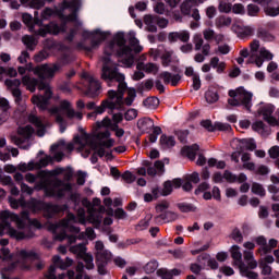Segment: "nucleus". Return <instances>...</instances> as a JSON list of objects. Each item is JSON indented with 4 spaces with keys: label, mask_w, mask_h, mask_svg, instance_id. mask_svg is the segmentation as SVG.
I'll return each mask as SVG.
<instances>
[{
    "label": "nucleus",
    "mask_w": 279,
    "mask_h": 279,
    "mask_svg": "<svg viewBox=\"0 0 279 279\" xmlns=\"http://www.w3.org/2000/svg\"><path fill=\"white\" fill-rule=\"evenodd\" d=\"M137 71H145V73H158V65L156 63H144V62H138L136 64Z\"/></svg>",
    "instance_id": "27"
},
{
    "label": "nucleus",
    "mask_w": 279,
    "mask_h": 279,
    "mask_svg": "<svg viewBox=\"0 0 279 279\" xmlns=\"http://www.w3.org/2000/svg\"><path fill=\"white\" fill-rule=\"evenodd\" d=\"M218 10L223 14H230V12H232V3L226 0H220L218 4Z\"/></svg>",
    "instance_id": "38"
},
{
    "label": "nucleus",
    "mask_w": 279,
    "mask_h": 279,
    "mask_svg": "<svg viewBox=\"0 0 279 279\" xmlns=\"http://www.w3.org/2000/svg\"><path fill=\"white\" fill-rule=\"evenodd\" d=\"M71 62H73V58L69 54H63L58 62L51 64H39L33 68L32 71L38 78L23 76L22 84L26 86V89L31 93H36V88H38V90H45L44 95L33 96L32 101L34 106L49 105V100L53 97V92L51 90V85L47 80H53V77H56V73H60V71H62V66H66V64H71Z\"/></svg>",
    "instance_id": "2"
},
{
    "label": "nucleus",
    "mask_w": 279,
    "mask_h": 279,
    "mask_svg": "<svg viewBox=\"0 0 279 279\" xmlns=\"http://www.w3.org/2000/svg\"><path fill=\"white\" fill-rule=\"evenodd\" d=\"M232 25V17L220 15L215 20V26L217 29H222L223 27H230Z\"/></svg>",
    "instance_id": "28"
},
{
    "label": "nucleus",
    "mask_w": 279,
    "mask_h": 279,
    "mask_svg": "<svg viewBox=\"0 0 279 279\" xmlns=\"http://www.w3.org/2000/svg\"><path fill=\"white\" fill-rule=\"evenodd\" d=\"M20 256H22V258L28 259V260H40V255H38V253H36L34 251L22 250L20 252Z\"/></svg>",
    "instance_id": "36"
},
{
    "label": "nucleus",
    "mask_w": 279,
    "mask_h": 279,
    "mask_svg": "<svg viewBox=\"0 0 279 279\" xmlns=\"http://www.w3.org/2000/svg\"><path fill=\"white\" fill-rule=\"evenodd\" d=\"M264 12L267 16H279V5L277 8L266 7Z\"/></svg>",
    "instance_id": "60"
},
{
    "label": "nucleus",
    "mask_w": 279,
    "mask_h": 279,
    "mask_svg": "<svg viewBox=\"0 0 279 279\" xmlns=\"http://www.w3.org/2000/svg\"><path fill=\"white\" fill-rule=\"evenodd\" d=\"M240 57L248 58L247 64H255L258 69L263 66L265 60L269 62L274 60V53H271L267 48H260V41L258 39H254L250 44V49L244 48L240 51Z\"/></svg>",
    "instance_id": "4"
},
{
    "label": "nucleus",
    "mask_w": 279,
    "mask_h": 279,
    "mask_svg": "<svg viewBox=\"0 0 279 279\" xmlns=\"http://www.w3.org/2000/svg\"><path fill=\"white\" fill-rule=\"evenodd\" d=\"M205 99L207 104H217V101H219V94H217V92L207 90L205 93Z\"/></svg>",
    "instance_id": "42"
},
{
    "label": "nucleus",
    "mask_w": 279,
    "mask_h": 279,
    "mask_svg": "<svg viewBox=\"0 0 279 279\" xmlns=\"http://www.w3.org/2000/svg\"><path fill=\"white\" fill-rule=\"evenodd\" d=\"M53 162V157L46 155L44 158L39 159V162L37 163V167L39 169H43L45 167H49Z\"/></svg>",
    "instance_id": "51"
},
{
    "label": "nucleus",
    "mask_w": 279,
    "mask_h": 279,
    "mask_svg": "<svg viewBox=\"0 0 279 279\" xmlns=\"http://www.w3.org/2000/svg\"><path fill=\"white\" fill-rule=\"evenodd\" d=\"M137 128L143 134H149L154 128V120L151 118H142L137 121Z\"/></svg>",
    "instance_id": "21"
},
{
    "label": "nucleus",
    "mask_w": 279,
    "mask_h": 279,
    "mask_svg": "<svg viewBox=\"0 0 279 279\" xmlns=\"http://www.w3.org/2000/svg\"><path fill=\"white\" fill-rule=\"evenodd\" d=\"M93 39H92V46H83V49L85 51H93V49H97L104 40H106V33L97 29L94 33H92Z\"/></svg>",
    "instance_id": "14"
},
{
    "label": "nucleus",
    "mask_w": 279,
    "mask_h": 279,
    "mask_svg": "<svg viewBox=\"0 0 279 279\" xmlns=\"http://www.w3.org/2000/svg\"><path fill=\"white\" fill-rule=\"evenodd\" d=\"M241 145H243V147H246V149L248 151H254V149H256V142H254V140H247V138H242L240 141Z\"/></svg>",
    "instance_id": "48"
},
{
    "label": "nucleus",
    "mask_w": 279,
    "mask_h": 279,
    "mask_svg": "<svg viewBox=\"0 0 279 279\" xmlns=\"http://www.w3.org/2000/svg\"><path fill=\"white\" fill-rule=\"evenodd\" d=\"M181 154L182 156H186L190 160H195L197 153L193 151V148H191V146H184L181 149Z\"/></svg>",
    "instance_id": "46"
},
{
    "label": "nucleus",
    "mask_w": 279,
    "mask_h": 279,
    "mask_svg": "<svg viewBox=\"0 0 279 279\" xmlns=\"http://www.w3.org/2000/svg\"><path fill=\"white\" fill-rule=\"evenodd\" d=\"M197 5V2L195 0H185L181 4V13L184 14V16H189L191 14V10H193V7Z\"/></svg>",
    "instance_id": "33"
},
{
    "label": "nucleus",
    "mask_w": 279,
    "mask_h": 279,
    "mask_svg": "<svg viewBox=\"0 0 279 279\" xmlns=\"http://www.w3.org/2000/svg\"><path fill=\"white\" fill-rule=\"evenodd\" d=\"M169 43H189L191 40V32L189 31H179V32H171L168 35Z\"/></svg>",
    "instance_id": "15"
},
{
    "label": "nucleus",
    "mask_w": 279,
    "mask_h": 279,
    "mask_svg": "<svg viewBox=\"0 0 279 279\" xmlns=\"http://www.w3.org/2000/svg\"><path fill=\"white\" fill-rule=\"evenodd\" d=\"M201 125L207 130V132H230V130H232V126L228 123L215 122L213 124L211 120H202Z\"/></svg>",
    "instance_id": "12"
},
{
    "label": "nucleus",
    "mask_w": 279,
    "mask_h": 279,
    "mask_svg": "<svg viewBox=\"0 0 279 279\" xmlns=\"http://www.w3.org/2000/svg\"><path fill=\"white\" fill-rule=\"evenodd\" d=\"M232 29L239 38H247L254 35V28L250 26L233 25Z\"/></svg>",
    "instance_id": "22"
},
{
    "label": "nucleus",
    "mask_w": 279,
    "mask_h": 279,
    "mask_svg": "<svg viewBox=\"0 0 279 279\" xmlns=\"http://www.w3.org/2000/svg\"><path fill=\"white\" fill-rule=\"evenodd\" d=\"M105 245L102 241H96L95 243V256H96V267L99 276H106L108 274V263L112 260V253L108 250H104Z\"/></svg>",
    "instance_id": "6"
},
{
    "label": "nucleus",
    "mask_w": 279,
    "mask_h": 279,
    "mask_svg": "<svg viewBox=\"0 0 279 279\" xmlns=\"http://www.w3.org/2000/svg\"><path fill=\"white\" fill-rule=\"evenodd\" d=\"M111 43H114V47H120L118 50L120 62H122L124 66H132V64H134V53L132 52V48L125 46V35H123V33H118Z\"/></svg>",
    "instance_id": "5"
},
{
    "label": "nucleus",
    "mask_w": 279,
    "mask_h": 279,
    "mask_svg": "<svg viewBox=\"0 0 279 279\" xmlns=\"http://www.w3.org/2000/svg\"><path fill=\"white\" fill-rule=\"evenodd\" d=\"M19 134H20V136H23L24 138H32V134H34V128H32L29 125L20 128Z\"/></svg>",
    "instance_id": "45"
},
{
    "label": "nucleus",
    "mask_w": 279,
    "mask_h": 279,
    "mask_svg": "<svg viewBox=\"0 0 279 279\" xmlns=\"http://www.w3.org/2000/svg\"><path fill=\"white\" fill-rule=\"evenodd\" d=\"M156 269H158V262L156 259L148 262L144 267L145 274H154Z\"/></svg>",
    "instance_id": "47"
},
{
    "label": "nucleus",
    "mask_w": 279,
    "mask_h": 279,
    "mask_svg": "<svg viewBox=\"0 0 279 279\" xmlns=\"http://www.w3.org/2000/svg\"><path fill=\"white\" fill-rule=\"evenodd\" d=\"M159 77L163 81V84H171V86H178L182 76L180 74H172L171 72H161Z\"/></svg>",
    "instance_id": "17"
},
{
    "label": "nucleus",
    "mask_w": 279,
    "mask_h": 279,
    "mask_svg": "<svg viewBox=\"0 0 279 279\" xmlns=\"http://www.w3.org/2000/svg\"><path fill=\"white\" fill-rule=\"evenodd\" d=\"M276 247H278V240L270 239L268 241V244H266V246L259 248V252H263V254H271V252H274Z\"/></svg>",
    "instance_id": "35"
},
{
    "label": "nucleus",
    "mask_w": 279,
    "mask_h": 279,
    "mask_svg": "<svg viewBox=\"0 0 279 279\" xmlns=\"http://www.w3.org/2000/svg\"><path fill=\"white\" fill-rule=\"evenodd\" d=\"M257 38H260L265 43H271L274 40V35L271 33L265 31V28L257 29Z\"/></svg>",
    "instance_id": "37"
},
{
    "label": "nucleus",
    "mask_w": 279,
    "mask_h": 279,
    "mask_svg": "<svg viewBox=\"0 0 279 279\" xmlns=\"http://www.w3.org/2000/svg\"><path fill=\"white\" fill-rule=\"evenodd\" d=\"M179 217L178 213L168 210L156 216L155 223H162V221L163 223H171V221H177Z\"/></svg>",
    "instance_id": "16"
},
{
    "label": "nucleus",
    "mask_w": 279,
    "mask_h": 279,
    "mask_svg": "<svg viewBox=\"0 0 279 279\" xmlns=\"http://www.w3.org/2000/svg\"><path fill=\"white\" fill-rule=\"evenodd\" d=\"M252 193L259 195V197H265L266 195L265 187H263V185L259 183H253Z\"/></svg>",
    "instance_id": "50"
},
{
    "label": "nucleus",
    "mask_w": 279,
    "mask_h": 279,
    "mask_svg": "<svg viewBox=\"0 0 279 279\" xmlns=\"http://www.w3.org/2000/svg\"><path fill=\"white\" fill-rule=\"evenodd\" d=\"M233 14H245V7L242 3L231 4Z\"/></svg>",
    "instance_id": "62"
},
{
    "label": "nucleus",
    "mask_w": 279,
    "mask_h": 279,
    "mask_svg": "<svg viewBox=\"0 0 279 279\" xmlns=\"http://www.w3.org/2000/svg\"><path fill=\"white\" fill-rule=\"evenodd\" d=\"M173 58V50L165 51L161 56V64L162 66H169L171 64V60Z\"/></svg>",
    "instance_id": "44"
},
{
    "label": "nucleus",
    "mask_w": 279,
    "mask_h": 279,
    "mask_svg": "<svg viewBox=\"0 0 279 279\" xmlns=\"http://www.w3.org/2000/svg\"><path fill=\"white\" fill-rule=\"evenodd\" d=\"M231 239H233L235 243H243V233H241V230H239V228L233 229L231 233Z\"/></svg>",
    "instance_id": "56"
},
{
    "label": "nucleus",
    "mask_w": 279,
    "mask_h": 279,
    "mask_svg": "<svg viewBox=\"0 0 279 279\" xmlns=\"http://www.w3.org/2000/svg\"><path fill=\"white\" fill-rule=\"evenodd\" d=\"M22 21L25 25H27L29 32H34V17L29 13H24L22 15Z\"/></svg>",
    "instance_id": "43"
},
{
    "label": "nucleus",
    "mask_w": 279,
    "mask_h": 279,
    "mask_svg": "<svg viewBox=\"0 0 279 279\" xmlns=\"http://www.w3.org/2000/svg\"><path fill=\"white\" fill-rule=\"evenodd\" d=\"M80 0H72L71 2L64 1L63 10H69V8H71L72 12L69 15L61 14V19H63V21H70L71 23L77 21V10H80Z\"/></svg>",
    "instance_id": "13"
},
{
    "label": "nucleus",
    "mask_w": 279,
    "mask_h": 279,
    "mask_svg": "<svg viewBox=\"0 0 279 279\" xmlns=\"http://www.w3.org/2000/svg\"><path fill=\"white\" fill-rule=\"evenodd\" d=\"M175 134L181 143L186 142V138H189V130H178L175 131Z\"/></svg>",
    "instance_id": "63"
},
{
    "label": "nucleus",
    "mask_w": 279,
    "mask_h": 279,
    "mask_svg": "<svg viewBox=\"0 0 279 279\" xmlns=\"http://www.w3.org/2000/svg\"><path fill=\"white\" fill-rule=\"evenodd\" d=\"M28 121L38 129V136H45V123H43V120L38 116L29 113Z\"/></svg>",
    "instance_id": "23"
},
{
    "label": "nucleus",
    "mask_w": 279,
    "mask_h": 279,
    "mask_svg": "<svg viewBox=\"0 0 279 279\" xmlns=\"http://www.w3.org/2000/svg\"><path fill=\"white\" fill-rule=\"evenodd\" d=\"M81 258L85 263V269H95V258L93 257V254L85 252Z\"/></svg>",
    "instance_id": "34"
},
{
    "label": "nucleus",
    "mask_w": 279,
    "mask_h": 279,
    "mask_svg": "<svg viewBox=\"0 0 279 279\" xmlns=\"http://www.w3.org/2000/svg\"><path fill=\"white\" fill-rule=\"evenodd\" d=\"M144 106H160L162 104L158 97H148L144 100Z\"/></svg>",
    "instance_id": "61"
},
{
    "label": "nucleus",
    "mask_w": 279,
    "mask_h": 279,
    "mask_svg": "<svg viewBox=\"0 0 279 279\" xmlns=\"http://www.w3.org/2000/svg\"><path fill=\"white\" fill-rule=\"evenodd\" d=\"M114 43L110 41L105 47V57L102 58V69L100 77L105 82H117L118 90H109L107 99L102 100L101 106H132L134 99H136V89H128V83H125V74L119 71V65L112 60L110 56L114 51ZM126 92V97L123 98V94Z\"/></svg>",
    "instance_id": "1"
},
{
    "label": "nucleus",
    "mask_w": 279,
    "mask_h": 279,
    "mask_svg": "<svg viewBox=\"0 0 279 279\" xmlns=\"http://www.w3.org/2000/svg\"><path fill=\"white\" fill-rule=\"evenodd\" d=\"M32 228H35L36 230H43V222L38 219H31L28 220L25 229H22L24 231H19L14 228H9V236L11 239H16V241H25V239H34L36 236V233H34V230Z\"/></svg>",
    "instance_id": "7"
},
{
    "label": "nucleus",
    "mask_w": 279,
    "mask_h": 279,
    "mask_svg": "<svg viewBox=\"0 0 279 279\" xmlns=\"http://www.w3.org/2000/svg\"><path fill=\"white\" fill-rule=\"evenodd\" d=\"M230 99L228 100L229 106H250L252 104V97L254 95L243 87L231 89L228 93Z\"/></svg>",
    "instance_id": "9"
},
{
    "label": "nucleus",
    "mask_w": 279,
    "mask_h": 279,
    "mask_svg": "<svg viewBox=\"0 0 279 279\" xmlns=\"http://www.w3.org/2000/svg\"><path fill=\"white\" fill-rule=\"evenodd\" d=\"M121 178H122V180H124V182H126V184H132V182H134L136 180V177L130 170H126L121 175Z\"/></svg>",
    "instance_id": "58"
},
{
    "label": "nucleus",
    "mask_w": 279,
    "mask_h": 279,
    "mask_svg": "<svg viewBox=\"0 0 279 279\" xmlns=\"http://www.w3.org/2000/svg\"><path fill=\"white\" fill-rule=\"evenodd\" d=\"M8 219H11V221H14V223H16L17 230H25L29 220H32V218H29V213L27 211H22V215L19 216V214H14L10 210H3L2 223H4L9 229L12 227H10V222L8 221Z\"/></svg>",
    "instance_id": "8"
},
{
    "label": "nucleus",
    "mask_w": 279,
    "mask_h": 279,
    "mask_svg": "<svg viewBox=\"0 0 279 279\" xmlns=\"http://www.w3.org/2000/svg\"><path fill=\"white\" fill-rule=\"evenodd\" d=\"M138 117V111L136 109H129L124 113L125 121H134Z\"/></svg>",
    "instance_id": "57"
},
{
    "label": "nucleus",
    "mask_w": 279,
    "mask_h": 279,
    "mask_svg": "<svg viewBox=\"0 0 279 279\" xmlns=\"http://www.w3.org/2000/svg\"><path fill=\"white\" fill-rule=\"evenodd\" d=\"M129 45H131L136 53H141L143 51V46L138 45V40L134 37V35H130Z\"/></svg>",
    "instance_id": "49"
},
{
    "label": "nucleus",
    "mask_w": 279,
    "mask_h": 279,
    "mask_svg": "<svg viewBox=\"0 0 279 279\" xmlns=\"http://www.w3.org/2000/svg\"><path fill=\"white\" fill-rule=\"evenodd\" d=\"M268 192L271 193V201L279 202V187L276 185H269Z\"/></svg>",
    "instance_id": "54"
},
{
    "label": "nucleus",
    "mask_w": 279,
    "mask_h": 279,
    "mask_svg": "<svg viewBox=\"0 0 279 279\" xmlns=\"http://www.w3.org/2000/svg\"><path fill=\"white\" fill-rule=\"evenodd\" d=\"M169 209V202L163 201L156 205L155 210L156 213L162 215V213H167Z\"/></svg>",
    "instance_id": "55"
},
{
    "label": "nucleus",
    "mask_w": 279,
    "mask_h": 279,
    "mask_svg": "<svg viewBox=\"0 0 279 279\" xmlns=\"http://www.w3.org/2000/svg\"><path fill=\"white\" fill-rule=\"evenodd\" d=\"M22 43L29 51H34L38 45V39L34 36L25 35L22 37Z\"/></svg>",
    "instance_id": "30"
},
{
    "label": "nucleus",
    "mask_w": 279,
    "mask_h": 279,
    "mask_svg": "<svg viewBox=\"0 0 279 279\" xmlns=\"http://www.w3.org/2000/svg\"><path fill=\"white\" fill-rule=\"evenodd\" d=\"M159 143L163 149H169L170 147H175V137L172 135L162 134Z\"/></svg>",
    "instance_id": "29"
},
{
    "label": "nucleus",
    "mask_w": 279,
    "mask_h": 279,
    "mask_svg": "<svg viewBox=\"0 0 279 279\" xmlns=\"http://www.w3.org/2000/svg\"><path fill=\"white\" fill-rule=\"evenodd\" d=\"M193 44H194V49L195 51H201V49L204 48V38H202V34H195L193 36Z\"/></svg>",
    "instance_id": "40"
},
{
    "label": "nucleus",
    "mask_w": 279,
    "mask_h": 279,
    "mask_svg": "<svg viewBox=\"0 0 279 279\" xmlns=\"http://www.w3.org/2000/svg\"><path fill=\"white\" fill-rule=\"evenodd\" d=\"M70 252L72 254H76V256L78 258H81L83 256V254L86 252V245L84 244H77V245H74V246H71L70 247Z\"/></svg>",
    "instance_id": "41"
},
{
    "label": "nucleus",
    "mask_w": 279,
    "mask_h": 279,
    "mask_svg": "<svg viewBox=\"0 0 279 279\" xmlns=\"http://www.w3.org/2000/svg\"><path fill=\"white\" fill-rule=\"evenodd\" d=\"M240 270L242 272V276H245V278H248V279H256L258 278V274L255 272V271H252L247 268H243V266H240Z\"/></svg>",
    "instance_id": "53"
},
{
    "label": "nucleus",
    "mask_w": 279,
    "mask_h": 279,
    "mask_svg": "<svg viewBox=\"0 0 279 279\" xmlns=\"http://www.w3.org/2000/svg\"><path fill=\"white\" fill-rule=\"evenodd\" d=\"M88 110H92L90 112L87 113V118L88 119H97L98 114H104V112H106V108H110V110H117L121 107H117V106H88L87 107Z\"/></svg>",
    "instance_id": "20"
},
{
    "label": "nucleus",
    "mask_w": 279,
    "mask_h": 279,
    "mask_svg": "<svg viewBox=\"0 0 279 279\" xmlns=\"http://www.w3.org/2000/svg\"><path fill=\"white\" fill-rule=\"evenodd\" d=\"M157 15H145L144 16V25L146 26V32H150L156 34L158 32V27L156 26Z\"/></svg>",
    "instance_id": "25"
},
{
    "label": "nucleus",
    "mask_w": 279,
    "mask_h": 279,
    "mask_svg": "<svg viewBox=\"0 0 279 279\" xmlns=\"http://www.w3.org/2000/svg\"><path fill=\"white\" fill-rule=\"evenodd\" d=\"M210 56V44H205L202 48V52H198L194 56L195 62H204L206 57Z\"/></svg>",
    "instance_id": "31"
},
{
    "label": "nucleus",
    "mask_w": 279,
    "mask_h": 279,
    "mask_svg": "<svg viewBox=\"0 0 279 279\" xmlns=\"http://www.w3.org/2000/svg\"><path fill=\"white\" fill-rule=\"evenodd\" d=\"M84 86L87 88L85 95L88 97H97L101 93V83L95 76L84 73L83 74Z\"/></svg>",
    "instance_id": "11"
},
{
    "label": "nucleus",
    "mask_w": 279,
    "mask_h": 279,
    "mask_svg": "<svg viewBox=\"0 0 279 279\" xmlns=\"http://www.w3.org/2000/svg\"><path fill=\"white\" fill-rule=\"evenodd\" d=\"M231 258L240 265V267H245V264H243V254H241V247L239 245L231 246Z\"/></svg>",
    "instance_id": "26"
},
{
    "label": "nucleus",
    "mask_w": 279,
    "mask_h": 279,
    "mask_svg": "<svg viewBox=\"0 0 279 279\" xmlns=\"http://www.w3.org/2000/svg\"><path fill=\"white\" fill-rule=\"evenodd\" d=\"M180 274H182V270L178 268H173L171 270L167 268H159L157 270V276L158 278H161V279H173L174 276H180Z\"/></svg>",
    "instance_id": "24"
},
{
    "label": "nucleus",
    "mask_w": 279,
    "mask_h": 279,
    "mask_svg": "<svg viewBox=\"0 0 279 279\" xmlns=\"http://www.w3.org/2000/svg\"><path fill=\"white\" fill-rule=\"evenodd\" d=\"M177 208H179L180 213H197V206L193 203H178Z\"/></svg>",
    "instance_id": "32"
},
{
    "label": "nucleus",
    "mask_w": 279,
    "mask_h": 279,
    "mask_svg": "<svg viewBox=\"0 0 279 279\" xmlns=\"http://www.w3.org/2000/svg\"><path fill=\"white\" fill-rule=\"evenodd\" d=\"M41 112H45V110H48L50 117H56V121L59 123V125H62L64 123V117L61 116L60 112H62L61 107H47V106H39L38 107Z\"/></svg>",
    "instance_id": "19"
},
{
    "label": "nucleus",
    "mask_w": 279,
    "mask_h": 279,
    "mask_svg": "<svg viewBox=\"0 0 279 279\" xmlns=\"http://www.w3.org/2000/svg\"><path fill=\"white\" fill-rule=\"evenodd\" d=\"M173 193V182L171 180H168L163 182V189H161V196L162 197H169Z\"/></svg>",
    "instance_id": "39"
},
{
    "label": "nucleus",
    "mask_w": 279,
    "mask_h": 279,
    "mask_svg": "<svg viewBox=\"0 0 279 279\" xmlns=\"http://www.w3.org/2000/svg\"><path fill=\"white\" fill-rule=\"evenodd\" d=\"M33 206L35 210H40L41 213H44V216L47 219H53L56 215H60V213H62V207L60 205L47 203L44 201H35Z\"/></svg>",
    "instance_id": "10"
},
{
    "label": "nucleus",
    "mask_w": 279,
    "mask_h": 279,
    "mask_svg": "<svg viewBox=\"0 0 279 279\" xmlns=\"http://www.w3.org/2000/svg\"><path fill=\"white\" fill-rule=\"evenodd\" d=\"M101 128H112V120L106 117L102 121L96 122V130H101Z\"/></svg>",
    "instance_id": "52"
},
{
    "label": "nucleus",
    "mask_w": 279,
    "mask_h": 279,
    "mask_svg": "<svg viewBox=\"0 0 279 279\" xmlns=\"http://www.w3.org/2000/svg\"><path fill=\"white\" fill-rule=\"evenodd\" d=\"M203 37L205 38V40H213L215 38V31H213V28H206L203 31Z\"/></svg>",
    "instance_id": "64"
},
{
    "label": "nucleus",
    "mask_w": 279,
    "mask_h": 279,
    "mask_svg": "<svg viewBox=\"0 0 279 279\" xmlns=\"http://www.w3.org/2000/svg\"><path fill=\"white\" fill-rule=\"evenodd\" d=\"M36 191H44L46 197H58L62 199L66 193L73 191L71 183H65L62 179H41L35 184Z\"/></svg>",
    "instance_id": "3"
},
{
    "label": "nucleus",
    "mask_w": 279,
    "mask_h": 279,
    "mask_svg": "<svg viewBox=\"0 0 279 279\" xmlns=\"http://www.w3.org/2000/svg\"><path fill=\"white\" fill-rule=\"evenodd\" d=\"M47 58H49V52H47L46 50H41L37 54L34 56V60L37 63H40V62L47 60Z\"/></svg>",
    "instance_id": "59"
},
{
    "label": "nucleus",
    "mask_w": 279,
    "mask_h": 279,
    "mask_svg": "<svg viewBox=\"0 0 279 279\" xmlns=\"http://www.w3.org/2000/svg\"><path fill=\"white\" fill-rule=\"evenodd\" d=\"M37 36L45 38L48 34H60V26L56 22H51L44 28H39L37 32H34Z\"/></svg>",
    "instance_id": "18"
}]
</instances>
